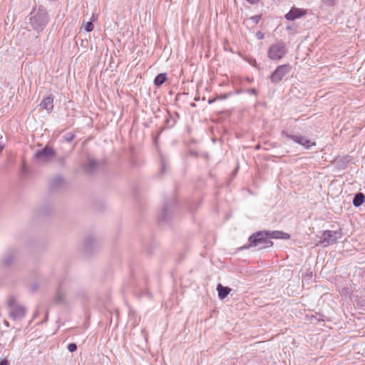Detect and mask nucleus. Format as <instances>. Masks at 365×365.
<instances>
[{"instance_id": "obj_1", "label": "nucleus", "mask_w": 365, "mask_h": 365, "mask_svg": "<svg viewBox=\"0 0 365 365\" xmlns=\"http://www.w3.org/2000/svg\"><path fill=\"white\" fill-rule=\"evenodd\" d=\"M48 20V12L43 6H39L36 9L34 8L29 14V24L37 32L43 30Z\"/></svg>"}, {"instance_id": "obj_2", "label": "nucleus", "mask_w": 365, "mask_h": 365, "mask_svg": "<svg viewBox=\"0 0 365 365\" xmlns=\"http://www.w3.org/2000/svg\"><path fill=\"white\" fill-rule=\"evenodd\" d=\"M266 230L258 231L249 237V244L245 245L242 249H249L252 247H258L259 249H265L273 245V242L267 236Z\"/></svg>"}, {"instance_id": "obj_3", "label": "nucleus", "mask_w": 365, "mask_h": 365, "mask_svg": "<svg viewBox=\"0 0 365 365\" xmlns=\"http://www.w3.org/2000/svg\"><path fill=\"white\" fill-rule=\"evenodd\" d=\"M287 53L286 43L282 41H278L271 45L267 51V56L272 61L282 59Z\"/></svg>"}, {"instance_id": "obj_4", "label": "nucleus", "mask_w": 365, "mask_h": 365, "mask_svg": "<svg viewBox=\"0 0 365 365\" xmlns=\"http://www.w3.org/2000/svg\"><path fill=\"white\" fill-rule=\"evenodd\" d=\"M341 235L342 233L340 229L338 230H325L322 233L319 244L324 247L334 245L341 237Z\"/></svg>"}, {"instance_id": "obj_5", "label": "nucleus", "mask_w": 365, "mask_h": 365, "mask_svg": "<svg viewBox=\"0 0 365 365\" xmlns=\"http://www.w3.org/2000/svg\"><path fill=\"white\" fill-rule=\"evenodd\" d=\"M281 135L302 145L305 149H310L312 146L316 145L315 142H312L307 137L299 134H292L287 131H282Z\"/></svg>"}, {"instance_id": "obj_6", "label": "nucleus", "mask_w": 365, "mask_h": 365, "mask_svg": "<svg viewBox=\"0 0 365 365\" xmlns=\"http://www.w3.org/2000/svg\"><path fill=\"white\" fill-rule=\"evenodd\" d=\"M291 69L292 66L289 64H283L277 66L269 77L271 82L274 84L279 83L291 71Z\"/></svg>"}, {"instance_id": "obj_7", "label": "nucleus", "mask_w": 365, "mask_h": 365, "mask_svg": "<svg viewBox=\"0 0 365 365\" xmlns=\"http://www.w3.org/2000/svg\"><path fill=\"white\" fill-rule=\"evenodd\" d=\"M9 307V316L14 320H20L25 317L26 308L21 305H16L13 299H10L8 302Z\"/></svg>"}, {"instance_id": "obj_8", "label": "nucleus", "mask_w": 365, "mask_h": 365, "mask_svg": "<svg viewBox=\"0 0 365 365\" xmlns=\"http://www.w3.org/2000/svg\"><path fill=\"white\" fill-rule=\"evenodd\" d=\"M54 157H56V151L49 145H46L34 154V158L41 162H48Z\"/></svg>"}, {"instance_id": "obj_9", "label": "nucleus", "mask_w": 365, "mask_h": 365, "mask_svg": "<svg viewBox=\"0 0 365 365\" xmlns=\"http://www.w3.org/2000/svg\"><path fill=\"white\" fill-rule=\"evenodd\" d=\"M63 288L64 281L62 280L59 282L58 289L53 298V302L56 304L64 305L66 304V299Z\"/></svg>"}, {"instance_id": "obj_10", "label": "nucleus", "mask_w": 365, "mask_h": 365, "mask_svg": "<svg viewBox=\"0 0 365 365\" xmlns=\"http://www.w3.org/2000/svg\"><path fill=\"white\" fill-rule=\"evenodd\" d=\"M307 14V11L303 9L292 7L290 11L285 14L284 17L288 21H294Z\"/></svg>"}, {"instance_id": "obj_11", "label": "nucleus", "mask_w": 365, "mask_h": 365, "mask_svg": "<svg viewBox=\"0 0 365 365\" xmlns=\"http://www.w3.org/2000/svg\"><path fill=\"white\" fill-rule=\"evenodd\" d=\"M98 242L94 236L89 235L83 242V251L89 253L97 245Z\"/></svg>"}, {"instance_id": "obj_12", "label": "nucleus", "mask_w": 365, "mask_h": 365, "mask_svg": "<svg viewBox=\"0 0 365 365\" xmlns=\"http://www.w3.org/2000/svg\"><path fill=\"white\" fill-rule=\"evenodd\" d=\"M17 252L14 249L7 250L1 260L2 265L4 267L10 266L14 261Z\"/></svg>"}, {"instance_id": "obj_13", "label": "nucleus", "mask_w": 365, "mask_h": 365, "mask_svg": "<svg viewBox=\"0 0 365 365\" xmlns=\"http://www.w3.org/2000/svg\"><path fill=\"white\" fill-rule=\"evenodd\" d=\"M267 232V236L269 239L271 240V239H282V240H288L290 238L289 234L287 232H284L282 231H269L266 230Z\"/></svg>"}, {"instance_id": "obj_14", "label": "nucleus", "mask_w": 365, "mask_h": 365, "mask_svg": "<svg viewBox=\"0 0 365 365\" xmlns=\"http://www.w3.org/2000/svg\"><path fill=\"white\" fill-rule=\"evenodd\" d=\"M40 106H42L48 113H51L53 108V95H49L47 97L44 98Z\"/></svg>"}, {"instance_id": "obj_15", "label": "nucleus", "mask_w": 365, "mask_h": 365, "mask_svg": "<svg viewBox=\"0 0 365 365\" xmlns=\"http://www.w3.org/2000/svg\"><path fill=\"white\" fill-rule=\"evenodd\" d=\"M64 184V180L61 175H56L50 180L49 186L52 190H58Z\"/></svg>"}, {"instance_id": "obj_16", "label": "nucleus", "mask_w": 365, "mask_h": 365, "mask_svg": "<svg viewBox=\"0 0 365 365\" xmlns=\"http://www.w3.org/2000/svg\"><path fill=\"white\" fill-rule=\"evenodd\" d=\"M98 163L96 160L89 158L87 163L83 165L84 170L88 173H94L98 168Z\"/></svg>"}, {"instance_id": "obj_17", "label": "nucleus", "mask_w": 365, "mask_h": 365, "mask_svg": "<svg viewBox=\"0 0 365 365\" xmlns=\"http://www.w3.org/2000/svg\"><path fill=\"white\" fill-rule=\"evenodd\" d=\"M231 288L228 287H224L221 284L217 285V291L218 292V297L220 299H225L231 292Z\"/></svg>"}, {"instance_id": "obj_18", "label": "nucleus", "mask_w": 365, "mask_h": 365, "mask_svg": "<svg viewBox=\"0 0 365 365\" xmlns=\"http://www.w3.org/2000/svg\"><path fill=\"white\" fill-rule=\"evenodd\" d=\"M170 215L171 211L170 210L168 205L166 203L163 207L161 213L159 215V220L161 222H167L169 220Z\"/></svg>"}, {"instance_id": "obj_19", "label": "nucleus", "mask_w": 365, "mask_h": 365, "mask_svg": "<svg viewBox=\"0 0 365 365\" xmlns=\"http://www.w3.org/2000/svg\"><path fill=\"white\" fill-rule=\"evenodd\" d=\"M365 202V195L362 192L356 193L353 199V205L355 207H360Z\"/></svg>"}, {"instance_id": "obj_20", "label": "nucleus", "mask_w": 365, "mask_h": 365, "mask_svg": "<svg viewBox=\"0 0 365 365\" xmlns=\"http://www.w3.org/2000/svg\"><path fill=\"white\" fill-rule=\"evenodd\" d=\"M167 81V74L165 73H159L154 79L155 86L159 87Z\"/></svg>"}, {"instance_id": "obj_21", "label": "nucleus", "mask_w": 365, "mask_h": 365, "mask_svg": "<svg viewBox=\"0 0 365 365\" xmlns=\"http://www.w3.org/2000/svg\"><path fill=\"white\" fill-rule=\"evenodd\" d=\"M168 168V164L164 157L160 158V174H163L166 172Z\"/></svg>"}, {"instance_id": "obj_22", "label": "nucleus", "mask_w": 365, "mask_h": 365, "mask_svg": "<svg viewBox=\"0 0 365 365\" xmlns=\"http://www.w3.org/2000/svg\"><path fill=\"white\" fill-rule=\"evenodd\" d=\"M75 137H76V135L73 133H67L63 135V138H64L65 141H66L68 143L71 142L75 138Z\"/></svg>"}, {"instance_id": "obj_23", "label": "nucleus", "mask_w": 365, "mask_h": 365, "mask_svg": "<svg viewBox=\"0 0 365 365\" xmlns=\"http://www.w3.org/2000/svg\"><path fill=\"white\" fill-rule=\"evenodd\" d=\"M322 1L327 6H334L336 5L338 0H322Z\"/></svg>"}, {"instance_id": "obj_24", "label": "nucleus", "mask_w": 365, "mask_h": 365, "mask_svg": "<svg viewBox=\"0 0 365 365\" xmlns=\"http://www.w3.org/2000/svg\"><path fill=\"white\" fill-rule=\"evenodd\" d=\"M56 163L61 167H63L66 164V157L61 156L56 159Z\"/></svg>"}, {"instance_id": "obj_25", "label": "nucleus", "mask_w": 365, "mask_h": 365, "mask_svg": "<svg viewBox=\"0 0 365 365\" xmlns=\"http://www.w3.org/2000/svg\"><path fill=\"white\" fill-rule=\"evenodd\" d=\"M84 29L88 32L93 31V24H92V22H91V21L87 22L84 26Z\"/></svg>"}, {"instance_id": "obj_26", "label": "nucleus", "mask_w": 365, "mask_h": 365, "mask_svg": "<svg viewBox=\"0 0 365 365\" xmlns=\"http://www.w3.org/2000/svg\"><path fill=\"white\" fill-rule=\"evenodd\" d=\"M67 349L70 352H74L77 349V345L75 343H70Z\"/></svg>"}, {"instance_id": "obj_27", "label": "nucleus", "mask_w": 365, "mask_h": 365, "mask_svg": "<svg viewBox=\"0 0 365 365\" xmlns=\"http://www.w3.org/2000/svg\"><path fill=\"white\" fill-rule=\"evenodd\" d=\"M253 23L257 24L261 19V15H255L250 18Z\"/></svg>"}, {"instance_id": "obj_28", "label": "nucleus", "mask_w": 365, "mask_h": 365, "mask_svg": "<svg viewBox=\"0 0 365 365\" xmlns=\"http://www.w3.org/2000/svg\"><path fill=\"white\" fill-rule=\"evenodd\" d=\"M230 96V93H225V94L217 96V99L224 100V99H226L227 98H228Z\"/></svg>"}, {"instance_id": "obj_29", "label": "nucleus", "mask_w": 365, "mask_h": 365, "mask_svg": "<svg viewBox=\"0 0 365 365\" xmlns=\"http://www.w3.org/2000/svg\"><path fill=\"white\" fill-rule=\"evenodd\" d=\"M247 93L251 94V95H255V96H257V91L255 88H250L247 90Z\"/></svg>"}, {"instance_id": "obj_30", "label": "nucleus", "mask_w": 365, "mask_h": 365, "mask_svg": "<svg viewBox=\"0 0 365 365\" xmlns=\"http://www.w3.org/2000/svg\"><path fill=\"white\" fill-rule=\"evenodd\" d=\"M256 37L258 38V39H262L264 38V34L261 31H257L256 33Z\"/></svg>"}, {"instance_id": "obj_31", "label": "nucleus", "mask_w": 365, "mask_h": 365, "mask_svg": "<svg viewBox=\"0 0 365 365\" xmlns=\"http://www.w3.org/2000/svg\"><path fill=\"white\" fill-rule=\"evenodd\" d=\"M0 365H9V361L6 359L0 360Z\"/></svg>"}, {"instance_id": "obj_32", "label": "nucleus", "mask_w": 365, "mask_h": 365, "mask_svg": "<svg viewBox=\"0 0 365 365\" xmlns=\"http://www.w3.org/2000/svg\"><path fill=\"white\" fill-rule=\"evenodd\" d=\"M251 4H257L260 0H246Z\"/></svg>"}, {"instance_id": "obj_33", "label": "nucleus", "mask_w": 365, "mask_h": 365, "mask_svg": "<svg viewBox=\"0 0 365 365\" xmlns=\"http://www.w3.org/2000/svg\"><path fill=\"white\" fill-rule=\"evenodd\" d=\"M216 100H217V98H213V99H209L208 100V103L211 104V103H214Z\"/></svg>"}, {"instance_id": "obj_34", "label": "nucleus", "mask_w": 365, "mask_h": 365, "mask_svg": "<svg viewBox=\"0 0 365 365\" xmlns=\"http://www.w3.org/2000/svg\"><path fill=\"white\" fill-rule=\"evenodd\" d=\"M3 148H4V145L0 143V152L2 151Z\"/></svg>"}, {"instance_id": "obj_35", "label": "nucleus", "mask_w": 365, "mask_h": 365, "mask_svg": "<svg viewBox=\"0 0 365 365\" xmlns=\"http://www.w3.org/2000/svg\"><path fill=\"white\" fill-rule=\"evenodd\" d=\"M4 324L6 326V327H9V322L7 321H4Z\"/></svg>"}]
</instances>
